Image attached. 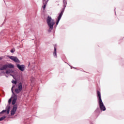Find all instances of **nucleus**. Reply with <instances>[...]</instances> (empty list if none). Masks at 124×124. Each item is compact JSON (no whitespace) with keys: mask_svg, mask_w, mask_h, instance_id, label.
Returning a JSON list of instances; mask_svg holds the SVG:
<instances>
[{"mask_svg":"<svg viewBox=\"0 0 124 124\" xmlns=\"http://www.w3.org/2000/svg\"><path fill=\"white\" fill-rule=\"evenodd\" d=\"M57 48L56 47H54V51L53 52V55L55 56V57H57Z\"/></svg>","mask_w":124,"mask_h":124,"instance_id":"13","label":"nucleus"},{"mask_svg":"<svg viewBox=\"0 0 124 124\" xmlns=\"http://www.w3.org/2000/svg\"><path fill=\"white\" fill-rule=\"evenodd\" d=\"M10 51L11 53H14L15 52V49H11Z\"/></svg>","mask_w":124,"mask_h":124,"instance_id":"17","label":"nucleus"},{"mask_svg":"<svg viewBox=\"0 0 124 124\" xmlns=\"http://www.w3.org/2000/svg\"><path fill=\"white\" fill-rule=\"evenodd\" d=\"M3 59V57H0V61L2 60Z\"/></svg>","mask_w":124,"mask_h":124,"instance_id":"20","label":"nucleus"},{"mask_svg":"<svg viewBox=\"0 0 124 124\" xmlns=\"http://www.w3.org/2000/svg\"><path fill=\"white\" fill-rule=\"evenodd\" d=\"M64 12V9H62V11H61V13L59 14L58 16L57 21L56 22V25L59 24V22H60V20H61L62 15H63Z\"/></svg>","mask_w":124,"mask_h":124,"instance_id":"5","label":"nucleus"},{"mask_svg":"<svg viewBox=\"0 0 124 124\" xmlns=\"http://www.w3.org/2000/svg\"><path fill=\"white\" fill-rule=\"evenodd\" d=\"M15 86L13 85V87H12L11 91L12 93H13V97L14 99H16V100H17V98H18V96H17V94H15L14 92H13V88H14Z\"/></svg>","mask_w":124,"mask_h":124,"instance_id":"8","label":"nucleus"},{"mask_svg":"<svg viewBox=\"0 0 124 124\" xmlns=\"http://www.w3.org/2000/svg\"><path fill=\"white\" fill-rule=\"evenodd\" d=\"M12 100L11 99V98H10V99H9L8 103H9V104H10L11 103Z\"/></svg>","mask_w":124,"mask_h":124,"instance_id":"18","label":"nucleus"},{"mask_svg":"<svg viewBox=\"0 0 124 124\" xmlns=\"http://www.w3.org/2000/svg\"><path fill=\"white\" fill-rule=\"evenodd\" d=\"M5 118V116L2 117L0 118V122H1V121H3L4 119Z\"/></svg>","mask_w":124,"mask_h":124,"instance_id":"15","label":"nucleus"},{"mask_svg":"<svg viewBox=\"0 0 124 124\" xmlns=\"http://www.w3.org/2000/svg\"><path fill=\"white\" fill-rule=\"evenodd\" d=\"M16 101H17V100L14 99L12 100V104H13V105H14V104H15V103H16Z\"/></svg>","mask_w":124,"mask_h":124,"instance_id":"14","label":"nucleus"},{"mask_svg":"<svg viewBox=\"0 0 124 124\" xmlns=\"http://www.w3.org/2000/svg\"><path fill=\"white\" fill-rule=\"evenodd\" d=\"M17 108H18V106H17V105H15L13 108L12 110L11 111V116H13L14 115H15V113H16Z\"/></svg>","mask_w":124,"mask_h":124,"instance_id":"6","label":"nucleus"},{"mask_svg":"<svg viewBox=\"0 0 124 124\" xmlns=\"http://www.w3.org/2000/svg\"><path fill=\"white\" fill-rule=\"evenodd\" d=\"M46 23L49 28L48 30V31H51L52 30H53V28H54V25H55V20L52 19V17L50 16H48L46 19Z\"/></svg>","mask_w":124,"mask_h":124,"instance_id":"1","label":"nucleus"},{"mask_svg":"<svg viewBox=\"0 0 124 124\" xmlns=\"http://www.w3.org/2000/svg\"><path fill=\"white\" fill-rule=\"evenodd\" d=\"M9 59L12 60V61H13L15 62H18V63H20V61H19V59L16 57L14 56H10L9 57Z\"/></svg>","mask_w":124,"mask_h":124,"instance_id":"7","label":"nucleus"},{"mask_svg":"<svg viewBox=\"0 0 124 124\" xmlns=\"http://www.w3.org/2000/svg\"><path fill=\"white\" fill-rule=\"evenodd\" d=\"M17 67L19 70H21V71H24L25 70V65H20L18 64L17 65Z\"/></svg>","mask_w":124,"mask_h":124,"instance_id":"9","label":"nucleus"},{"mask_svg":"<svg viewBox=\"0 0 124 124\" xmlns=\"http://www.w3.org/2000/svg\"><path fill=\"white\" fill-rule=\"evenodd\" d=\"M6 68H14V65L11 64L4 65L0 68V70H4Z\"/></svg>","mask_w":124,"mask_h":124,"instance_id":"2","label":"nucleus"},{"mask_svg":"<svg viewBox=\"0 0 124 124\" xmlns=\"http://www.w3.org/2000/svg\"><path fill=\"white\" fill-rule=\"evenodd\" d=\"M23 90V86L22 85V83L20 82L18 85V88L15 89V93L17 94L20 93Z\"/></svg>","mask_w":124,"mask_h":124,"instance_id":"3","label":"nucleus"},{"mask_svg":"<svg viewBox=\"0 0 124 124\" xmlns=\"http://www.w3.org/2000/svg\"><path fill=\"white\" fill-rule=\"evenodd\" d=\"M43 9H45V8H46V4H45L43 6Z\"/></svg>","mask_w":124,"mask_h":124,"instance_id":"19","label":"nucleus"},{"mask_svg":"<svg viewBox=\"0 0 124 124\" xmlns=\"http://www.w3.org/2000/svg\"><path fill=\"white\" fill-rule=\"evenodd\" d=\"M64 3V1H63Z\"/></svg>","mask_w":124,"mask_h":124,"instance_id":"21","label":"nucleus"},{"mask_svg":"<svg viewBox=\"0 0 124 124\" xmlns=\"http://www.w3.org/2000/svg\"><path fill=\"white\" fill-rule=\"evenodd\" d=\"M97 96L98 97V101H102L101 99V94L100 93V92L99 91H97Z\"/></svg>","mask_w":124,"mask_h":124,"instance_id":"10","label":"nucleus"},{"mask_svg":"<svg viewBox=\"0 0 124 124\" xmlns=\"http://www.w3.org/2000/svg\"><path fill=\"white\" fill-rule=\"evenodd\" d=\"M12 83L13 84H15V85H16V84H17V81H16L14 80H13L12 81Z\"/></svg>","mask_w":124,"mask_h":124,"instance_id":"16","label":"nucleus"},{"mask_svg":"<svg viewBox=\"0 0 124 124\" xmlns=\"http://www.w3.org/2000/svg\"><path fill=\"white\" fill-rule=\"evenodd\" d=\"M10 111V108H8L7 110H3L1 113H4L5 112H7V114H9V112Z\"/></svg>","mask_w":124,"mask_h":124,"instance_id":"11","label":"nucleus"},{"mask_svg":"<svg viewBox=\"0 0 124 124\" xmlns=\"http://www.w3.org/2000/svg\"><path fill=\"white\" fill-rule=\"evenodd\" d=\"M12 72H13V70L11 69H9L6 71V74H9V73H12Z\"/></svg>","mask_w":124,"mask_h":124,"instance_id":"12","label":"nucleus"},{"mask_svg":"<svg viewBox=\"0 0 124 124\" xmlns=\"http://www.w3.org/2000/svg\"><path fill=\"white\" fill-rule=\"evenodd\" d=\"M98 103L100 110L102 111H105L106 110V108L105 107V106H104L103 102H102V101H100L98 102Z\"/></svg>","mask_w":124,"mask_h":124,"instance_id":"4","label":"nucleus"}]
</instances>
